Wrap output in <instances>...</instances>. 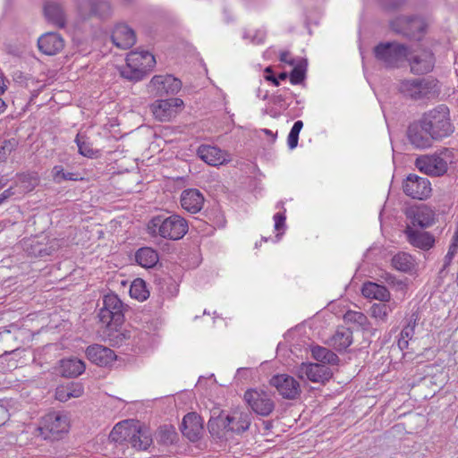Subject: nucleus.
I'll use <instances>...</instances> for the list:
<instances>
[{"label":"nucleus","mask_w":458,"mask_h":458,"mask_svg":"<svg viewBox=\"0 0 458 458\" xmlns=\"http://www.w3.org/2000/svg\"><path fill=\"white\" fill-rule=\"evenodd\" d=\"M69 428L70 418L68 413L61 411H54L40 419L37 431L44 439H47L61 437L67 433Z\"/></svg>","instance_id":"nucleus-7"},{"label":"nucleus","mask_w":458,"mask_h":458,"mask_svg":"<svg viewBox=\"0 0 458 458\" xmlns=\"http://www.w3.org/2000/svg\"><path fill=\"white\" fill-rule=\"evenodd\" d=\"M90 6V11L88 16H98L101 19L107 17L111 13L110 4L106 0H79L78 12L85 17V7Z\"/></svg>","instance_id":"nucleus-24"},{"label":"nucleus","mask_w":458,"mask_h":458,"mask_svg":"<svg viewBox=\"0 0 458 458\" xmlns=\"http://www.w3.org/2000/svg\"><path fill=\"white\" fill-rule=\"evenodd\" d=\"M395 308V303H389L388 302H378V303H373L370 306L369 313L370 316L376 319V321L378 324H384L386 323L388 320V317L390 313L394 310Z\"/></svg>","instance_id":"nucleus-34"},{"label":"nucleus","mask_w":458,"mask_h":458,"mask_svg":"<svg viewBox=\"0 0 458 458\" xmlns=\"http://www.w3.org/2000/svg\"><path fill=\"white\" fill-rule=\"evenodd\" d=\"M412 226L427 228L430 226L435 220L434 211L428 206H420L415 209H411L408 213Z\"/></svg>","instance_id":"nucleus-28"},{"label":"nucleus","mask_w":458,"mask_h":458,"mask_svg":"<svg viewBox=\"0 0 458 458\" xmlns=\"http://www.w3.org/2000/svg\"><path fill=\"white\" fill-rule=\"evenodd\" d=\"M270 384L285 399H294L301 393L299 382L294 377L286 374L274 376L270 379Z\"/></svg>","instance_id":"nucleus-16"},{"label":"nucleus","mask_w":458,"mask_h":458,"mask_svg":"<svg viewBox=\"0 0 458 458\" xmlns=\"http://www.w3.org/2000/svg\"><path fill=\"white\" fill-rule=\"evenodd\" d=\"M176 437V432L173 427H160L158 430L159 441L165 445L172 444Z\"/></svg>","instance_id":"nucleus-45"},{"label":"nucleus","mask_w":458,"mask_h":458,"mask_svg":"<svg viewBox=\"0 0 458 458\" xmlns=\"http://www.w3.org/2000/svg\"><path fill=\"white\" fill-rule=\"evenodd\" d=\"M398 89L403 95L412 99L430 98L438 91L436 81L427 79L403 80Z\"/></svg>","instance_id":"nucleus-9"},{"label":"nucleus","mask_w":458,"mask_h":458,"mask_svg":"<svg viewBox=\"0 0 458 458\" xmlns=\"http://www.w3.org/2000/svg\"><path fill=\"white\" fill-rule=\"evenodd\" d=\"M421 119L436 141L449 137L454 131V126L450 118V111L445 105H439L426 112Z\"/></svg>","instance_id":"nucleus-4"},{"label":"nucleus","mask_w":458,"mask_h":458,"mask_svg":"<svg viewBox=\"0 0 458 458\" xmlns=\"http://www.w3.org/2000/svg\"><path fill=\"white\" fill-rule=\"evenodd\" d=\"M187 221L179 215L154 216L148 224V233L165 239L177 241L188 232Z\"/></svg>","instance_id":"nucleus-3"},{"label":"nucleus","mask_w":458,"mask_h":458,"mask_svg":"<svg viewBox=\"0 0 458 458\" xmlns=\"http://www.w3.org/2000/svg\"><path fill=\"white\" fill-rule=\"evenodd\" d=\"M455 161L454 150L441 147L434 152L419 155L414 160V165L423 174L442 177L447 174Z\"/></svg>","instance_id":"nucleus-1"},{"label":"nucleus","mask_w":458,"mask_h":458,"mask_svg":"<svg viewBox=\"0 0 458 458\" xmlns=\"http://www.w3.org/2000/svg\"><path fill=\"white\" fill-rule=\"evenodd\" d=\"M418 320L419 315L417 313L411 314V316L407 318L406 325L401 331V334L403 335L404 338L412 339L415 334V327L417 326Z\"/></svg>","instance_id":"nucleus-43"},{"label":"nucleus","mask_w":458,"mask_h":458,"mask_svg":"<svg viewBox=\"0 0 458 458\" xmlns=\"http://www.w3.org/2000/svg\"><path fill=\"white\" fill-rule=\"evenodd\" d=\"M86 356L92 362L100 367L112 364L116 356L113 350L101 344H92L86 349Z\"/></svg>","instance_id":"nucleus-22"},{"label":"nucleus","mask_w":458,"mask_h":458,"mask_svg":"<svg viewBox=\"0 0 458 458\" xmlns=\"http://www.w3.org/2000/svg\"><path fill=\"white\" fill-rule=\"evenodd\" d=\"M303 127L302 121H296L287 137V145L290 149H294L298 145L299 134Z\"/></svg>","instance_id":"nucleus-42"},{"label":"nucleus","mask_w":458,"mask_h":458,"mask_svg":"<svg viewBox=\"0 0 458 458\" xmlns=\"http://www.w3.org/2000/svg\"><path fill=\"white\" fill-rule=\"evenodd\" d=\"M4 186V183L2 181H0V189H2Z\"/></svg>","instance_id":"nucleus-64"},{"label":"nucleus","mask_w":458,"mask_h":458,"mask_svg":"<svg viewBox=\"0 0 458 458\" xmlns=\"http://www.w3.org/2000/svg\"><path fill=\"white\" fill-rule=\"evenodd\" d=\"M457 248H458V242L453 241L452 244L449 247L448 252L445 257V266H448L451 263V261L457 250Z\"/></svg>","instance_id":"nucleus-52"},{"label":"nucleus","mask_w":458,"mask_h":458,"mask_svg":"<svg viewBox=\"0 0 458 458\" xmlns=\"http://www.w3.org/2000/svg\"><path fill=\"white\" fill-rule=\"evenodd\" d=\"M15 143L11 140H5L0 148V162L5 160L8 154L12 152Z\"/></svg>","instance_id":"nucleus-51"},{"label":"nucleus","mask_w":458,"mask_h":458,"mask_svg":"<svg viewBox=\"0 0 458 458\" xmlns=\"http://www.w3.org/2000/svg\"><path fill=\"white\" fill-rule=\"evenodd\" d=\"M182 433L190 441L195 442L201 437L203 433V420L199 415L195 412L186 414L182 422Z\"/></svg>","instance_id":"nucleus-21"},{"label":"nucleus","mask_w":458,"mask_h":458,"mask_svg":"<svg viewBox=\"0 0 458 458\" xmlns=\"http://www.w3.org/2000/svg\"><path fill=\"white\" fill-rule=\"evenodd\" d=\"M384 7L391 9L397 7L402 0H380Z\"/></svg>","instance_id":"nucleus-53"},{"label":"nucleus","mask_w":458,"mask_h":458,"mask_svg":"<svg viewBox=\"0 0 458 458\" xmlns=\"http://www.w3.org/2000/svg\"><path fill=\"white\" fill-rule=\"evenodd\" d=\"M75 142L78 147V151L81 156L89 158L98 157V150L91 147L90 143L86 140L85 135L78 133L75 138Z\"/></svg>","instance_id":"nucleus-40"},{"label":"nucleus","mask_w":458,"mask_h":458,"mask_svg":"<svg viewBox=\"0 0 458 458\" xmlns=\"http://www.w3.org/2000/svg\"><path fill=\"white\" fill-rule=\"evenodd\" d=\"M182 88V82L173 75H155L148 85V90L154 96L175 94Z\"/></svg>","instance_id":"nucleus-11"},{"label":"nucleus","mask_w":458,"mask_h":458,"mask_svg":"<svg viewBox=\"0 0 458 458\" xmlns=\"http://www.w3.org/2000/svg\"><path fill=\"white\" fill-rule=\"evenodd\" d=\"M84 388L81 383L72 382L65 386H60L55 389V398L60 402H67L72 398L81 397Z\"/></svg>","instance_id":"nucleus-31"},{"label":"nucleus","mask_w":458,"mask_h":458,"mask_svg":"<svg viewBox=\"0 0 458 458\" xmlns=\"http://www.w3.org/2000/svg\"><path fill=\"white\" fill-rule=\"evenodd\" d=\"M352 343V332L346 327H338L331 336L328 344L337 351L348 348Z\"/></svg>","instance_id":"nucleus-32"},{"label":"nucleus","mask_w":458,"mask_h":458,"mask_svg":"<svg viewBox=\"0 0 458 458\" xmlns=\"http://www.w3.org/2000/svg\"><path fill=\"white\" fill-rule=\"evenodd\" d=\"M51 177L54 182L62 183L65 181H78L81 177L78 173L65 171L61 165H55L51 170Z\"/></svg>","instance_id":"nucleus-37"},{"label":"nucleus","mask_w":458,"mask_h":458,"mask_svg":"<svg viewBox=\"0 0 458 458\" xmlns=\"http://www.w3.org/2000/svg\"><path fill=\"white\" fill-rule=\"evenodd\" d=\"M427 126L420 118L419 121L410 124L407 130V138L409 142L417 149H426L436 141L434 137L428 132Z\"/></svg>","instance_id":"nucleus-12"},{"label":"nucleus","mask_w":458,"mask_h":458,"mask_svg":"<svg viewBox=\"0 0 458 458\" xmlns=\"http://www.w3.org/2000/svg\"><path fill=\"white\" fill-rule=\"evenodd\" d=\"M6 105L5 102L0 97V114L5 111Z\"/></svg>","instance_id":"nucleus-60"},{"label":"nucleus","mask_w":458,"mask_h":458,"mask_svg":"<svg viewBox=\"0 0 458 458\" xmlns=\"http://www.w3.org/2000/svg\"><path fill=\"white\" fill-rule=\"evenodd\" d=\"M403 192L415 199H427L432 192L431 182L428 178L410 174L403 182Z\"/></svg>","instance_id":"nucleus-10"},{"label":"nucleus","mask_w":458,"mask_h":458,"mask_svg":"<svg viewBox=\"0 0 458 458\" xmlns=\"http://www.w3.org/2000/svg\"><path fill=\"white\" fill-rule=\"evenodd\" d=\"M267 33L264 30H250L244 32L243 38L250 39V42L254 45L263 44L266 38Z\"/></svg>","instance_id":"nucleus-44"},{"label":"nucleus","mask_w":458,"mask_h":458,"mask_svg":"<svg viewBox=\"0 0 458 458\" xmlns=\"http://www.w3.org/2000/svg\"><path fill=\"white\" fill-rule=\"evenodd\" d=\"M305 78V67L302 64L296 65L290 73V81L293 85L302 82Z\"/></svg>","instance_id":"nucleus-46"},{"label":"nucleus","mask_w":458,"mask_h":458,"mask_svg":"<svg viewBox=\"0 0 458 458\" xmlns=\"http://www.w3.org/2000/svg\"><path fill=\"white\" fill-rule=\"evenodd\" d=\"M109 311L110 310L101 308L98 313L99 320L106 326H110L111 324L115 326V318L113 316V313Z\"/></svg>","instance_id":"nucleus-50"},{"label":"nucleus","mask_w":458,"mask_h":458,"mask_svg":"<svg viewBox=\"0 0 458 458\" xmlns=\"http://www.w3.org/2000/svg\"><path fill=\"white\" fill-rule=\"evenodd\" d=\"M344 319L347 323H352L361 328L362 330L369 329V322L367 316L360 311L348 310Z\"/></svg>","instance_id":"nucleus-39"},{"label":"nucleus","mask_w":458,"mask_h":458,"mask_svg":"<svg viewBox=\"0 0 458 458\" xmlns=\"http://www.w3.org/2000/svg\"><path fill=\"white\" fill-rule=\"evenodd\" d=\"M38 47L47 55H55L64 47V39L56 32H47L38 39Z\"/></svg>","instance_id":"nucleus-20"},{"label":"nucleus","mask_w":458,"mask_h":458,"mask_svg":"<svg viewBox=\"0 0 458 458\" xmlns=\"http://www.w3.org/2000/svg\"><path fill=\"white\" fill-rule=\"evenodd\" d=\"M13 194H14V192L13 191V188L12 187H10V188L6 189L5 191H4L0 194V205L3 204L6 199H8Z\"/></svg>","instance_id":"nucleus-54"},{"label":"nucleus","mask_w":458,"mask_h":458,"mask_svg":"<svg viewBox=\"0 0 458 458\" xmlns=\"http://www.w3.org/2000/svg\"><path fill=\"white\" fill-rule=\"evenodd\" d=\"M182 106L183 101L181 98H174L157 100L151 106V110L156 119L161 122H166L175 116L176 108Z\"/></svg>","instance_id":"nucleus-17"},{"label":"nucleus","mask_w":458,"mask_h":458,"mask_svg":"<svg viewBox=\"0 0 458 458\" xmlns=\"http://www.w3.org/2000/svg\"><path fill=\"white\" fill-rule=\"evenodd\" d=\"M251 414L250 411L235 410L225 417L218 416L216 418H210L208 423V428L210 434H216L218 432V429L215 428V425L218 422H222L223 427L227 428L228 431L240 434L249 428Z\"/></svg>","instance_id":"nucleus-8"},{"label":"nucleus","mask_w":458,"mask_h":458,"mask_svg":"<svg viewBox=\"0 0 458 458\" xmlns=\"http://www.w3.org/2000/svg\"><path fill=\"white\" fill-rule=\"evenodd\" d=\"M86 366L83 360L78 358H67L60 360L59 373L64 377H76L85 371Z\"/></svg>","instance_id":"nucleus-29"},{"label":"nucleus","mask_w":458,"mask_h":458,"mask_svg":"<svg viewBox=\"0 0 458 458\" xmlns=\"http://www.w3.org/2000/svg\"><path fill=\"white\" fill-rule=\"evenodd\" d=\"M25 250L33 256H46L50 255L52 252L53 247H42V246H25Z\"/></svg>","instance_id":"nucleus-49"},{"label":"nucleus","mask_w":458,"mask_h":458,"mask_svg":"<svg viewBox=\"0 0 458 458\" xmlns=\"http://www.w3.org/2000/svg\"><path fill=\"white\" fill-rule=\"evenodd\" d=\"M109 439L119 444L128 442L137 450H147L153 442L148 428L129 420L118 422L110 432Z\"/></svg>","instance_id":"nucleus-2"},{"label":"nucleus","mask_w":458,"mask_h":458,"mask_svg":"<svg viewBox=\"0 0 458 458\" xmlns=\"http://www.w3.org/2000/svg\"><path fill=\"white\" fill-rule=\"evenodd\" d=\"M274 222H275V225H274V227H275V230L276 232H278V233L276 234V238L277 240H279V236H280V233L279 232L280 231H283L284 230L285 228V215H284V212H278V213H276L274 215Z\"/></svg>","instance_id":"nucleus-48"},{"label":"nucleus","mask_w":458,"mask_h":458,"mask_svg":"<svg viewBox=\"0 0 458 458\" xmlns=\"http://www.w3.org/2000/svg\"><path fill=\"white\" fill-rule=\"evenodd\" d=\"M411 72L414 74H425L431 72L435 65V57L429 50L414 53L409 59Z\"/></svg>","instance_id":"nucleus-19"},{"label":"nucleus","mask_w":458,"mask_h":458,"mask_svg":"<svg viewBox=\"0 0 458 458\" xmlns=\"http://www.w3.org/2000/svg\"><path fill=\"white\" fill-rule=\"evenodd\" d=\"M376 60L386 68L399 67L408 57L410 50L404 44L380 42L373 49Z\"/></svg>","instance_id":"nucleus-6"},{"label":"nucleus","mask_w":458,"mask_h":458,"mask_svg":"<svg viewBox=\"0 0 458 458\" xmlns=\"http://www.w3.org/2000/svg\"><path fill=\"white\" fill-rule=\"evenodd\" d=\"M129 293L131 298L138 301H145L148 297L146 284L140 278H137L131 283Z\"/></svg>","instance_id":"nucleus-41"},{"label":"nucleus","mask_w":458,"mask_h":458,"mask_svg":"<svg viewBox=\"0 0 458 458\" xmlns=\"http://www.w3.org/2000/svg\"><path fill=\"white\" fill-rule=\"evenodd\" d=\"M297 375L301 379L324 383L332 377L333 372L324 364L303 362L297 368Z\"/></svg>","instance_id":"nucleus-14"},{"label":"nucleus","mask_w":458,"mask_h":458,"mask_svg":"<svg viewBox=\"0 0 458 458\" xmlns=\"http://www.w3.org/2000/svg\"><path fill=\"white\" fill-rule=\"evenodd\" d=\"M135 260L140 267L150 268L158 262V254L152 248H140L135 254Z\"/></svg>","instance_id":"nucleus-35"},{"label":"nucleus","mask_w":458,"mask_h":458,"mask_svg":"<svg viewBox=\"0 0 458 458\" xmlns=\"http://www.w3.org/2000/svg\"><path fill=\"white\" fill-rule=\"evenodd\" d=\"M102 308L113 313V316L115 318V326L122 324L123 321V302L116 294L109 293L105 295Z\"/></svg>","instance_id":"nucleus-33"},{"label":"nucleus","mask_w":458,"mask_h":458,"mask_svg":"<svg viewBox=\"0 0 458 458\" xmlns=\"http://www.w3.org/2000/svg\"><path fill=\"white\" fill-rule=\"evenodd\" d=\"M11 400L1 399L0 400V424H4L10 417L9 407L11 405Z\"/></svg>","instance_id":"nucleus-47"},{"label":"nucleus","mask_w":458,"mask_h":458,"mask_svg":"<svg viewBox=\"0 0 458 458\" xmlns=\"http://www.w3.org/2000/svg\"><path fill=\"white\" fill-rule=\"evenodd\" d=\"M266 79H267V81H272V82L274 83V85H276V86H278V85H279L278 79H277V78H276V77H275V76H273V75H267V76H266Z\"/></svg>","instance_id":"nucleus-59"},{"label":"nucleus","mask_w":458,"mask_h":458,"mask_svg":"<svg viewBox=\"0 0 458 458\" xmlns=\"http://www.w3.org/2000/svg\"><path fill=\"white\" fill-rule=\"evenodd\" d=\"M198 157L212 166H218L231 161L230 155L221 148L210 146L201 145L197 149Z\"/></svg>","instance_id":"nucleus-18"},{"label":"nucleus","mask_w":458,"mask_h":458,"mask_svg":"<svg viewBox=\"0 0 458 458\" xmlns=\"http://www.w3.org/2000/svg\"><path fill=\"white\" fill-rule=\"evenodd\" d=\"M117 337H120V338H121V341H123V339L129 338V337H130V335H127V333L123 332V333H119V334L117 335Z\"/></svg>","instance_id":"nucleus-61"},{"label":"nucleus","mask_w":458,"mask_h":458,"mask_svg":"<svg viewBox=\"0 0 458 458\" xmlns=\"http://www.w3.org/2000/svg\"><path fill=\"white\" fill-rule=\"evenodd\" d=\"M215 428L218 429V432L216 434H212L213 436H219L220 433L225 429V428L222 425V422H218L217 424H216ZM225 430H227V428H225Z\"/></svg>","instance_id":"nucleus-58"},{"label":"nucleus","mask_w":458,"mask_h":458,"mask_svg":"<svg viewBox=\"0 0 458 458\" xmlns=\"http://www.w3.org/2000/svg\"><path fill=\"white\" fill-rule=\"evenodd\" d=\"M405 234L408 242L413 247L423 250L431 249L435 242L434 237L429 233L414 229L411 226H407Z\"/></svg>","instance_id":"nucleus-26"},{"label":"nucleus","mask_w":458,"mask_h":458,"mask_svg":"<svg viewBox=\"0 0 458 458\" xmlns=\"http://www.w3.org/2000/svg\"><path fill=\"white\" fill-rule=\"evenodd\" d=\"M46 18L49 22L58 28H64L66 25V14L62 4L55 0L47 1L44 6Z\"/></svg>","instance_id":"nucleus-27"},{"label":"nucleus","mask_w":458,"mask_h":458,"mask_svg":"<svg viewBox=\"0 0 458 458\" xmlns=\"http://www.w3.org/2000/svg\"><path fill=\"white\" fill-rule=\"evenodd\" d=\"M111 38L113 43L121 49H128L136 42L134 30L123 23L114 27Z\"/></svg>","instance_id":"nucleus-23"},{"label":"nucleus","mask_w":458,"mask_h":458,"mask_svg":"<svg viewBox=\"0 0 458 458\" xmlns=\"http://www.w3.org/2000/svg\"><path fill=\"white\" fill-rule=\"evenodd\" d=\"M413 258L406 252H399L392 259L393 267L400 271L407 272L413 267Z\"/></svg>","instance_id":"nucleus-38"},{"label":"nucleus","mask_w":458,"mask_h":458,"mask_svg":"<svg viewBox=\"0 0 458 458\" xmlns=\"http://www.w3.org/2000/svg\"><path fill=\"white\" fill-rule=\"evenodd\" d=\"M361 293L367 299L377 300L380 302H388L391 298V293L386 287L373 282L364 283Z\"/></svg>","instance_id":"nucleus-30"},{"label":"nucleus","mask_w":458,"mask_h":458,"mask_svg":"<svg viewBox=\"0 0 458 458\" xmlns=\"http://www.w3.org/2000/svg\"><path fill=\"white\" fill-rule=\"evenodd\" d=\"M203 204L204 197L197 189H187L181 194V206L190 213H198L201 210Z\"/></svg>","instance_id":"nucleus-25"},{"label":"nucleus","mask_w":458,"mask_h":458,"mask_svg":"<svg viewBox=\"0 0 458 458\" xmlns=\"http://www.w3.org/2000/svg\"><path fill=\"white\" fill-rule=\"evenodd\" d=\"M155 64V56L148 51H131L127 55L126 64L121 68L120 74L131 81H139Z\"/></svg>","instance_id":"nucleus-5"},{"label":"nucleus","mask_w":458,"mask_h":458,"mask_svg":"<svg viewBox=\"0 0 458 458\" xmlns=\"http://www.w3.org/2000/svg\"><path fill=\"white\" fill-rule=\"evenodd\" d=\"M266 72H271V68L270 67H267L266 70H265Z\"/></svg>","instance_id":"nucleus-63"},{"label":"nucleus","mask_w":458,"mask_h":458,"mask_svg":"<svg viewBox=\"0 0 458 458\" xmlns=\"http://www.w3.org/2000/svg\"><path fill=\"white\" fill-rule=\"evenodd\" d=\"M244 399L252 411L260 416H268L275 408L270 395L262 391L249 390L245 393Z\"/></svg>","instance_id":"nucleus-13"},{"label":"nucleus","mask_w":458,"mask_h":458,"mask_svg":"<svg viewBox=\"0 0 458 458\" xmlns=\"http://www.w3.org/2000/svg\"><path fill=\"white\" fill-rule=\"evenodd\" d=\"M280 61L281 62H284V63H286V64H289L291 65L293 64V60L290 57V53L289 52H282L280 54Z\"/></svg>","instance_id":"nucleus-56"},{"label":"nucleus","mask_w":458,"mask_h":458,"mask_svg":"<svg viewBox=\"0 0 458 458\" xmlns=\"http://www.w3.org/2000/svg\"><path fill=\"white\" fill-rule=\"evenodd\" d=\"M392 28L398 33L411 38H420L425 30V22L420 17H399L392 22Z\"/></svg>","instance_id":"nucleus-15"},{"label":"nucleus","mask_w":458,"mask_h":458,"mask_svg":"<svg viewBox=\"0 0 458 458\" xmlns=\"http://www.w3.org/2000/svg\"><path fill=\"white\" fill-rule=\"evenodd\" d=\"M261 131L264 132L266 135L271 137L273 142L276 140V133H274L272 131L268 129H262Z\"/></svg>","instance_id":"nucleus-57"},{"label":"nucleus","mask_w":458,"mask_h":458,"mask_svg":"<svg viewBox=\"0 0 458 458\" xmlns=\"http://www.w3.org/2000/svg\"><path fill=\"white\" fill-rule=\"evenodd\" d=\"M311 354L320 364L336 365L339 362L338 356L326 347L314 346L311 348Z\"/></svg>","instance_id":"nucleus-36"},{"label":"nucleus","mask_w":458,"mask_h":458,"mask_svg":"<svg viewBox=\"0 0 458 458\" xmlns=\"http://www.w3.org/2000/svg\"><path fill=\"white\" fill-rule=\"evenodd\" d=\"M287 78V74L285 72H282L278 76V80H285Z\"/></svg>","instance_id":"nucleus-62"},{"label":"nucleus","mask_w":458,"mask_h":458,"mask_svg":"<svg viewBox=\"0 0 458 458\" xmlns=\"http://www.w3.org/2000/svg\"><path fill=\"white\" fill-rule=\"evenodd\" d=\"M409 340H411V338H404L403 335L400 334V337H399L398 342H397L398 347L401 350L406 349L408 347V344H409Z\"/></svg>","instance_id":"nucleus-55"}]
</instances>
